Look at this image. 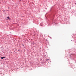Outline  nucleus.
<instances>
[{"label": "nucleus", "mask_w": 76, "mask_h": 76, "mask_svg": "<svg viewBox=\"0 0 76 76\" xmlns=\"http://www.w3.org/2000/svg\"><path fill=\"white\" fill-rule=\"evenodd\" d=\"M5 58V57H1V59H3V58Z\"/></svg>", "instance_id": "f257e3e1"}, {"label": "nucleus", "mask_w": 76, "mask_h": 76, "mask_svg": "<svg viewBox=\"0 0 76 76\" xmlns=\"http://www.w3.org/2000/svg\"><path fill=\"white\" fill-rule=\"evenodd\" d=\"M7 19H10V17H8L7 18Z\"/></svg>", "instance_id": "f03ea898"}]
</instances>
